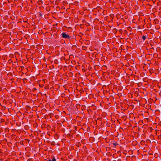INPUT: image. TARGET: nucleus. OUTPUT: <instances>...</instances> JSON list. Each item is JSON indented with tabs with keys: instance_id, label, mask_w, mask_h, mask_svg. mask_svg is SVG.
<instances>
[{
	"instance_id": "obj_35",
	"label": "nucleus",
	"mask_w": 161,
	"mask_h": 161,
	"mask_svg": "<svg viewBox=\"0 0 161 161\" xmlns=\"http://www.w3.org/2000/svg\"><path fill=\"white\" fill-rule=\"evenodd\" d=\"M113 31H117V29H116V28H114V29H113Z\"/></svg>"
},
{
	"instance_id": "obj_17",
	"label": "nucleus",
	"mask_w": 161,
	"mask_h": 161,
	"mask_svg": "<svg viewBox=\"0 0 161 161\" xmlns=\"http://www.w3.org/2000/svg\"><path fill=\"white\" fill-rule=\"evenodd\" d=\"M35 48V45H31V49H33Z\"/></svg>"
},
{
	"instance_id": "obj_47",
	"label": "nucleus",
	"mask_w": 161,
	"mask_h": 161,
	"mask_svg": "<svg viewBox=\"0 0 161 161\" xmlns=\"http://www.w3.org/2000/svg\"><path fill=\"white\" fill-rule=\"evenodd\" d=\"M31 161H33V160H32V159L31 160Z\"/></svg>"
},
{
	"instance_id": "obj_44",
	"label": "nucleus",
	"mask_w": 161,
	"mask_h": 161,
	"mask_svg": "<svg viewBox=\"0 0 161 161\" xmlns=\"http://www.w3.org/2000/svg\"><path fill=\"white\" fill-rule=\"evenodd\" d=\"M152 48L154 49V48L153 47Z\"/></svg>"
},
{
	"instance_id": "obj_11",
	"label": "nucleus",
	"mask_w": 161,
	"mask_h": 161,
	"mask_svg": "<svg viewBox=\"0 0 161 161\" xmlns=\"http://www.w3.org/2000/svg\"><path fill=\"white\" fill-rule=\"evenodd\" d=\"M14 63L15 64H13V67H14V68H15L17 66L16 65H18V64L16 63V62H14Z\"/></svg>"
},
{
	"instance_id": "obj_32",
	"label": "nucleus",
	"mask_w": 161,
	"mask_h": 161,
	"mask_svg": "<svg viewBox=\"0 0 161 161\" xmlns=\"http://www.w3.org/2000/svg\"><path fill=\"white\" fill-rule=\"evenodd\" d=\"M82 22L83 23H84L86 22V21L84 19L82 20Z\"/></svg>"
},
{
	"instance_id": "obj_46",
	"label": "nucleus",
	"mask_w": 161,
	"mask_h": 161,
	"mask_svg": "<svg viewBox=\"0 0 161 161\" xmlns=\"http://www.w3.org/2000/svg\"><path fill=\"white\" fill-rule=\"evenodd\" d=\"M31 118L32 119V117H31Z\"/></svg>"
},
{
	"instance_id": "obj_41",
	"label": "nucleus",
	"mask_w": 161,
	"mask_h": 161,
	"mask_svg": "<svg viewBox=\"0 0 161 161\" xmlns=\"http://www.w3.org/2000/svg\"><path fill=\"white\" fill-rule=\"evenodd\" d=\"M27 69H30V67H29L27 68Z\"/></svg>"
},
{
	"instance_id": "obj_40",
	"label": "nucleus",
	"mask_w": 161,
	"mask_h": 161,
	"mask_svg": "<svg viewBox=\"0 0 161 161\" xmlns=\"http://www.w3.org/2000/svg\"><path fill=\"white\" fill-rule=\"evenodd\" d=\"M31 137H33V136H32V134H31Z\"/></svg>"
},
{
	"instance_id": "obj_16",
	"label": "nucleus",
	"mask_w": 161,
	"mask_h": 161,
	"mask_svg": "<svg viewBox=\"0 0 161 161\" xmlns=\"http://www.w3.org/2000/svg\"><path fill=\"white\" fill-rule=\"evenodd\" d=\"M8 63L9 64H11L13 63V61L11 59H9L8 61Z\"/></svg>"
},
{
	"instance_id": "obj_49",
	"label": "nucleus",
	"mask_w": 161,
	"mask_h": 161,
	"mask_svg": "<svg viewBox=\"0 0 161 161\" xmlns=\"http://www.w3.org/2000/svg\"><path fill=\"white\" fill-rule=\"evenodd\" d=\"M31 131L32 132V130H31Z\"/></svg>"
},
{
	"instance_id": "obj_31",
	"label": "nucleus",
	"mask_w": 161,
	"mask_h": 161,
	"mask_svg": "<svg viewBox=\"0 0 161 161\" xmlns=\"http://www.w3.org/2000/svg\"><path fill=\"white\" fill-rule=\"evenodd\" d=\"M47 53L50 54L51 53V51H46Z\"/></svg>"
},
{
	"instance_id": "obj_25",
	"label": "nucleus",
	"mask_w": 161,
	"mask_h": 161,
	"mask_svg": "<svg viewBox=\"0 0 161 161\" xmlns=\"http://www.w3.org/2000/svg\"><path fill=\"white\" fill-rule=\"evenodd\" d=\"M36 18V14H34L33 15V16H32V19H34Z\"/></svg>"
},
{
	"instance_id": "obj_26",
	"label": "nucleus",
	"mask_w": 161,
	"mask_h": 161,
	"mask_svg": "<svg viewBox=\"0 0 161 161\" xmlns=\"http://www.w3.org/2000/svg\"><path fill=\"white\" fill-rule=\"evenodd\" d=\"M113 145H114V147H115V146H116L117 145H118V144H117V143H113Z\"/></svg>"
},
{
	"instance_id": "obj_45",
	"label": "nucleus",
	"mask_w": 161,
	"mask_h": 161,
	"mask_svg": "<svg viewBox=\"0 0 161 161\" xmlns=\"http://www.w3.org/2000/svg\"><path fill=\"white\" fill-rule=\"evenodd\" d=\"M31 87H32V86L31 85Z\"/></svg>"
},
{
	"instance_id": "obj_29",
	"label": "nucleus",
	"mask_w": 161,
	"mask_h": 161,
	"mask_svg": "<svg viewBox=\"0 0 161 161\" xmlns=\"http://www.w3.org/2000/svg\"><path fill=\"white\" fill-rule=\"evenodd\" d=\"M29 142H30V140L29 139L26 140V143L28 142V143H29Z\"/></svg>"
},
{
	"instance_id": "obj_23",
	"label": "nucleus",
	"mask_w": 161,
	"mask_h": 161,
	"mask_svg": "<svg viewBox=\"0 0 161 161\" xmlns=\"http://www.w3.org/2000/svg\"><path fill=\"white\" fill-rule=\"evenodd\" d=\"M36 87H34L32 89V91H33V92H35V91H36Z\"/></svg>"
},
{
	"instance_id": "obj_42",
	"label": "nucleus",
	"mask_w": 161,
	"mask_h": 161,
	"mask_svg": "<svg viewBox=\"0 0 161 161\" xmlns=\"http://www.w3.org/2000/svg\"><path fill=\"white\" fill-rule=\"evenodd\" d=\"M36 108V107H34V108H33V109H35Z\"/></svg>"
},
{
	"instance_id": "obj_7",
	"label": "nucleus",
	"mask_w": 161,
	"mask_h": 161,
	"mask_svg": "<svg viewBox=\"0 0 161 161\" xmlns=\"http://www.w3.org/2000/svg\"><path fill=\"white\" fill-rule=\"evenodd\" d=\"M43 47L42 45H37L36 46V48L38 50L39 49H41Z\"/></svg>"
},
{
	"instance_id": "obj_21",
	"label": "nucleus",
	"mask_w": 161,
	"mask_h": 161,
	"mask_svg": "<svg viewBox=\"0 0 161 161\" xmlns=\"http://www.w3.org/2000/svg\"><path fill=\"white\" fill-rule=\"evenodd\" d=\"M31 28H32L33 29H35L36 28V27L35 25H32L31 26Z\"/></svg>"
},
{
	"instance_id": "obj_30",
	"label": "nucleus",
	"mask_w": 161,
	"mask_h": 161,
	"mask_svg": "<svg viewBox=\"0 0 161 161\" xmlns=\"http://www.w3.org/2000/svg\"><path fill=\"white\" fill-rule=\"evenodd\" d=\"M156 1V0H152V2L153 3V4H154Z\"/></svg>"
},
{
	"instance_id": "obj_3",
	"label": "nucleus",
	"mask_w": 161,
	"mask_h": 161,
	"mask_svg": "<svg viewBox=\"0 0 161 161\" xmlns=\"http://www.w3.org/2000/svg\"><path fill=\"white\" fill-rule=\"evenodd\" d=\"M62 37L65 39H68L69 40L70 37L65 32H63L61 34Z\"/></svg>"
},
{
	"instance_id": "obj_18",
	"label": "nucleus",
	"mask_w": 161,
	"mask_h": 161,
	"mask_svg": "<svg viewBox=\"0 0 161 161\" xmlns=\"http://www.w3.org/2000/svg\"><path fill=\"white\" fill-rule=\"evenodd\" d=\"M76 48V45L73 46L72 47V49L75 50Z\"/></svg>"
},
{
	"instance_id": "obj_28",
	"label": "nucleus",
	"mask_w": 161,
	"mask_h": 161,
	"mask_svg": "<svg viewBox=\"0 0 161 161\" xmlns=\"http://www.w3.org/2000/svg\"><path fill=\"white\" fill-rule=\"evenodd\" d=\"M142 52L143 53H141L140 56H142L144 55V51H142Z\"/></svg>"
},
{
	"instance_id": "obj_8",
	"label": "nucleus",
	"mask_w": 161,
	"mask_h": 161,
	"mask_svg": "<svg viewBox=\"0 0 161 161\" xmlns=\"http://www.w3.org/2000/svg\"><path fill=\"white\" fill-rule=\"evenodd\" d=\"M14 54L16 57L18 58L20 57V54L17 52H16L14 53Z\"/></svg>"
},
{
	"instance_id": "obj_14",
	"label": "nucleus",
	"mask_w": 161,
	"mask_h": 161,
	"mask_svg": "<svg viewBox=\"0 0 161 161\" xmlns=\"http://www.w3.org/2000/svg\"><path fill=\"white\" fill-rule=\"evenodd\" d=\"M147 37L146 36H144V35H143L142 36V39L143 40V41L145 40L147 38Z\"/></svg>"
},
{
	"instance_id": "obj_5",
	"label": "nucleus",
	"mask_w": 161,
	"mask_h": 161,
	"mask_svg": "<svg viewBox=\"0 0 161 161\" xmlns=\"http://www.w3.org/2000/svg\"><path fill=\"white\" fill-rule=\"evenodd\" d=\"M25 108L26 110L25 111V115H26L27 114H30V107L27 105L25 107Z\"/></svg>"
},
{
	"instance_id": "obj_36",
	"label": "nucleus",
	"mask_w": 161,
	"mask_h": 161,
	"mask_svg": "<svg viewBox=\"0 0 161 161\" xmlns=\"http://www.w3.org/2000/svg\"><path fill=\"white\" fill-rule=\"evenodd\" d=\"M57 60H55L54 61V63L56 64H57Z\"/></svg>"
},
{
	"instance_id": "obj_43",
	"label": "nucleus",
	"mask_w": 161,
	"mask_h": 161,
	"mask_svg": "<svg viewBox=\"0 0 161 161\" xmlns=\"http://www.w3.org/2000/svg\"><path fill=\"white\" fill-rule=\"evenodd\" d=\"M122 31V30L121 29H120V30H119V31Z\"/></svg>"
},
{
	"instance_id": "obj_27",
	"label": "nucleus",
	"mask_w": 161,
	"mask_h": 161,
	"mask_svg": "<svg viewBox=\"0 0 161 161\" xmlns=\"http://www.w3.org/2000/svg\"><path fill=\"white\" fill-rule=\"evenodd\" d=\"M9 56L10 57L13 58L14 57V55L12 54H10Z\"/></svg>"
},
{
	"instance_id": "obj_19",
	"label": "nucleus",
	"mask_w": 161,
	"mask_h": 161,
	"mask_svg": "<svg viewBox=\"0 0 161 161\" xmlns=\"http://www.w3.org/2000/svg\"><path fill=\"white\" fill-rule=\"evenodd\" d=\"M153 56L155 58H156L158 56V54L157 53H154L153 54Z\"/></svg>"
},
{
	"instance_id": "obj_9",
	"label": "nucleus",
	"mask_w": 161,
	"mask_h": 161,
	"mask_svg": "<svg viewBox=\"0 0 161 161\" xmlns=\"http://www.w3.org/2000/svg\"><path fill=\"white\" fill-rule=\"evenodd\" d=\"M37 83V81H35L34 82H33V83H32V85L33 86H37V85H38Z\"/></svg>"
},
{
	"instance_id": "obj_2",
	"label": "nucleus",
	"mask_w": 161,
	"mask_h": 161,
	"mask_svg": "<svg viewBox=\"0 0 161 161\" xmlns=\"http://www.w3.org/2000/svg\"><path fill=\"white\" fill-rule=\"evenodd\" d=\"M119 51H115V52L113 53V56L114 57H119L121 55V52H119Z\"/></svg>"
},
{
	"instance_id": "obj_22",
	"label": "nucleus",
	"mask_w": 161,
	"mask_h": 161,
	"mask_svg": "<svg viewBox=\"0 0 161 161\" xmlns=\"http://www.w3.org/2000/svg\"><path fill=\"white\" fill-rule=\"evenodd\" d=\"M25 127L26 130L28 129L29 128V126L27 125H26Z\"/></svg>"
},
{
	"instance_id": "obj_4",
	"label": "nucleus",
	"mask_w": 161,
	"mask_h": 161,
	"mask_svg": "<svg viewBox=\"0 0 161 161\" xmlns=\"http://www.w3.org/2000/svg\"><path fill=\"white\" fill-rule=\"evenodd\" d=\"M31 125H32V127L35 129L36 128L38 125L37 123L35 122L33 120H31Z\"/></svg>"
},
{
	"instance_id": "obj_12",
	"label": "nucleus",
	"mask_w": 161,
	"mask_h": 161,
	"mask_svg": "<svg viewBox=\"0 0 161 161\" xmlns=\"http://www.w3.org/2000/svg\"><path fill=\"white\" fill-rule=\"evenodd\" d=\"M25 154L29 157L30 155V153L29 151H27L26 152Z\"/></svg>"
},
{
	"instance_id": "obj_10",
	"label": "nucleus",
	"mask_w": 161,
	"mask_h": 161,
	"mask_svg": "<svg viewBox=\"0 0 161 161\" xmlns=\"http://www.w3.org/2000/svg\"><path fill=\"white\" fill-rule=\"evenodd\" d=\"M36 80V78L35 76H32L31 77V81H32Z\"/></svg>"
},
{
	"instance_id": "obj_1",
	"label": "nucleus",
	"mask_w": 161,
	"mask_h": 161,
	"mask_svg": "<svg viewBox=\"0 0 161 161\" xmlns=\"http://www.w3.org/2000/svg\"><path fill=\"white\" fill-rule=\"evenodd\" d=\"M37 2V0H31V3L32 4H33L31 6V14H35V10H36V4Z\"/></svg>"
},
{
	"instance_id": "obj_39",
	"label": "nucleus",
	"mask_w": 161,
	"mask_h": 161,
	"mask_svg": "<svg viewBox=\"0 0 161 161\" xmlns=\"http://www.w3.org/2000/svg\"><path fill=\"white\" fill-rule=\"evenodd\" d=\"M147 2H150L151 1V0H146Z\"/></svg>"
},
{
	"instance_id": "obj_48",
	"label": "nucleus",
	"mask_w": 161,
	"mask_h": 161,
	"mask_svg": "<svg viewBox=\"0 0 161 161\" xmlns=\"http://www.w3.org/2000/svg\"><path fill=\"white\" fill-rule=\"evenodd\" d=\"M35 154L34 155V156H35Z\"/></svg>"
},
{
	"instance_id": "obj_37",
	"label": "nucleus",
	"mask_w": 161,
	"mask_h": 161,
	"mask_svg": "<svg viewBox=\"0 0 161 161\" xmlns=\"http://www.w3.org/2000/svg\"><path fill=\"white\" fill-rule=\"evenodd\" d=\"M130 40V39L129 38H127V41H129V40Z\"/></svg>"
},
{
	"instance_id": "obj_34",
	"label": "nucleus",
	"mask_w": 161,
	"mask_h": 161,
	"mask_svg": "<svg viewBox=\"0 0 161 161\" xmlns=\"http://www.w3.org/2000/svg\"><path fill=\"white\" fill-rule=\"evenodd\" d=\"M133 34L131 33H130V34H129V36L130 37Z\"/></svg>"
},
{
	"instance_id": "obj_33",
	"label": "nucleus",
	"mask_w": 161,
	"mask_h": 161,
	"mask_svg": "<svg viewBox=\"0 0 161 161\" xmlns=\"http://www.w3.org/2000/svg\"><path fill=\"white\" fill-rule=\"evenodd\" d=\"M32 142H33V143H34L35 142H36V140H35L34 139H33L32 140Z\"/></svg>"
},
{
	"instance_id": "obj_13",
	"label": "nucleus",
	"mask_w": 161,
	"mask_h": 161,
	"mask_svg": "<svg viewBox=\"0 0 161 161\" xmlns=\"http://www.w3.org/2000/svg\"><path fill=\"white\" fill-rule=\"evenodd\" d=\"M52 160L49 159L48 160V161H56L55 158L54 157H53V158H52Z\"/></svg>"
},
{
	"instance_id": "obj_6",
	"label": "nucleus",
	"mask_w": 161,
	"mask_h": 161,
	"mask_svg": "<svg viewBox=\"0 0 161 161\" xmlns=\"http://www.w3.org/2000/svg\"><path fill=\"white\" fill-rule=\"evenodd\" d=\"M150 51H148V52H149V53H148V54H147L146 55V56H145L146 57H148V56L149 55H151L152 57L153 56V53H152V52H150Z\"/></svg>"
},
{
	"instance_id": "obj_20",
	"label": "nucleus",
	"mask_w": 161,
	"mask_h": 161,
	"mask_svg": "<svg viewBox=\"0 0 161 161\" xmlns=\"http://www.w3.org/2000/svg\"><path fill=\"white\" fill-rule=\"evenodd\" d=\"M30 147H27L25 148V150L27 152L29 151V149Z\"/></svg>"
},
{
	"instance_id": "obj_38",
	"label": "nucleus",
	"mask_w": 161,
	"mask_h": 161,
	"mask_svg": "<svg viewBox=\"0 0 161 161\" xmlns=\"http://www.w3.org/2000/svg\"><path fill=\"white\" fill-rule=\"evenodd\" d=\"M27 161H30V158H29L27 160Z\"/></svg>"
},
{
	"instance_id": "obj_15",
	"label": "nucleus",
	"mask_w": 161,
	"mask_h": 161,
	"mask_svg": "<svg viewBox=\"0 0 161 161\" xmlns=\"http://www.w3.org/2000/svg\"><path fill=\"white\" fill-rule=\"evenodd\" d=\"M37 2L38 3V4H42V3H43V2L41 0H40L39 1H37Z\"/></svg>"
},
{
	"instance_id": "obj_24",
	"label": "nucleus",
	"mask_w": 161,
	"mask_h": 161,
	"mask_svg": "<svg viewBox=\"0 0 161 161\" xmlns=\"http://www.w3.org/2000/svg\"><path fill=\"white\" fill-rule=\"evenodd\" d=\"M36 70V68L35 67H32V70L33 71H35Z\"/></svg>"
}]
</instances>
